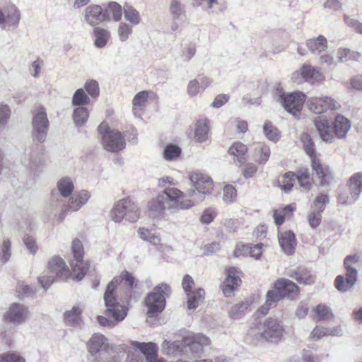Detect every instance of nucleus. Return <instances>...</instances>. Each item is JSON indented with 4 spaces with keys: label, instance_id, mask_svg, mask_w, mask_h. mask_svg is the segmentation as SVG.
<instances>
[{
    "label": "nucleus",
    "instance_id": "nucleus-54",
    "mask_svg": "<svg viewBox=\"0 0 362 362\" xmlns=\"http://www.w3.org/2000/svg\"><path fill=\"white\" fill-rule=\"evenodd\" d=\"M322 211L311 208L308 214V222L309 226L315 229L320 226L322 221Z\"/></svg>",
    "mask_w": 362,
    "mask_h": 362
},
{
    "label": "nucleus",
    "instance_id": "nucleus-43",
    "mask_svg": "<svg viewBox=\"0 0 362 362\" xmlns=\"http://www.w3.org/2000/svg\"><path fill=\"white\" fill-rule=\"evenodd\" d=\"M296 180L303 190L308 191L312 186V179L310 176V173L307 168H301L298 171L296 175Z\"/></svg>",
    "mask_w": 362,
    "mask_h": 362
},
{
    "label": "nucleus",
    "instance_id": "nucleus-42",
    "mask_svg": "<svg viewBox=\"0 0 362 362\" xmlns=\"http://www.w3.org/2000/svg\"><path fill=\"white\" fill-rule=\"evenodd\" d=\"M123 11L124 18L132 25H136L141 22V18L139 12L132 6L125 4L123 6Z\"/></svg>",
    "mask_w": 362,
    "mask_h": 362
},
{
    "label": "nucleus",
    "instance_id": "nucleus-49",
    "mask_svg": "<svg viewBox=\"0 0 362 362\" xmlns=\"http://www.w3.org/2000/svg\"><path fill=\"white\" fill-rule=\"evenodd\" d=\"M84 90L90 98L96 100L100 94L99 83L93 79L87 80L84 84Z\"/></svg>",
    "mask_w": 362,
    "mask_h": 362
},
{
    "label": "nucleus",
    "instance_id": "nucleus-32",
    "mask_svg": "<svg viewBox=\"0 0 362 362\" xmlns=\"http://www.w3.org/2000/svg\"><path fill=\"white\" fill-rule=\"evenodd\" d=\"M228 151L230 156H233L234 161L243 164L247 160V147L241 142L233 144Z\"/></svg>",
    "mask_w": 362,
    "mask_h": 362
},
{
    "label": "nucleus",
    "instance_id": "nucleus-53",
    "mask_svg": "<svg viewBox=\"0 0 362 362\" xmlns=\"http://www.w3.org/2000/svg\"><path fill=\"white\" fill-rule=\"evenodd\" d=\"M197 47L194 44L186 45L181 50L180 58L182 62L187 63L194 57Z\"/></svg>",
    "mask_w": 362,
    "mask_h": 362
},
{
    "label": "nucleus",
    "instance_id": "nucleus-5",
    "mask_svg": "<svg viewBox=\"0 0 362 362\" xmlns=\"http://www.w3.org/2000/svg\"><path fill=\"white\" fill-rule=\"evenodd\" d=\"M284 332L282 322L276 318L269 317L255 328H251L248 334L257 341L276 342L280 340Z\"/></svg>",
    "mask_w": 362,
    "mask_h": 362
},
{
    "label": "nucleus",
    "instance_id": "nucleus-38",
    "mask_svg": "<svg viewBox=\"0 0 362 362\" xmlns=\"http://www.w3.org/2000/svg\"><path fill=\"white\" fill-rule=\"evenodd\" d=\"M187 308L189 310H194L201 303L203 302L205 296V291L203 288H198L187 293Z\"/></svg>",
    "mask_w": 362,
    "mask_h": 362
},
{
    "label": "nucleus",
    "instance_id": "nucleus-10",
    "mask_svg": "<svg viewBox=\"0 0 362 362\" xmlns=\"http://www.w3.org/2000/svg\"><path fill=\"white\" fill-rule=\"evenodd\" d=\"M98 130L102 136V144L105 150L117 152L124 148L126 143L123 135L118 131L110 130L107 123L102 122Z\"/></svg>",
    "mask_w": 362,
    "mask_h": 362
},
{
    "label": "nucleus",
    "instance_id": "nucleus-24",
    "mask_svg": "<svg viewBox=\"0 0 362 362\" xmlns=\"http://www.w3.org/2000/svg\"><path fill=\"white\" fill-rule=\"evenodd\" d=\"M226 274L222 290L224 296L228 297L240 285L241 279L238 276V270L235 267L228 268Z\"/></svg>",
    "mask_w": 362,
    "mask_h": 362
},
{
    "label": "nucleus",
    "instance_id": "nucleus-27",
    "mask_svg": "<svg viewBox=\"0 0 362 362\" xmlns=\"http://www.w3.org/2000/svg\"><path fill=\"white\" fill-rule=\"evenodd\" d=\"M279 242L284 252L292 255L295 250L296 235L291 230L279 233Z\"/></svg>",
    "mask_w": 362,
    "mask_h": 362
},
{
    "label": "nucleus",
    "instance_id": "nucleus-47",
    "mask_svg": "<svg viewBox=\"0 0 362 362\" xmlns=\"http://www.w3.org/2000/svg\"><path fill=\"white\" fill-rule=\"evenodd\" d=\"M301 141L303 144V148L306 154L310 158V161L313 160L314 158H319L316 153L314 143L308 134L305 133L301 136Z\"/></svg>",
    "mask_w": 362,
    "mask_h": 362
},
{
    "label": "nucleus",
    "instance_id": "nucleus-11",
    "mask_svg": "<svg viewBox=\"0 0 362 362\" xmlns=\"http://www.w3.org/2000/svg\"><path fill=\"white\" fill-rule=\"evenodd\" d=\"M189 180L193 189H188L187 194L189 197H196L197 202H202L205 195L210 194L213 190V181L206 175L192 173Z\"/></svg>",
    "mask_w": 362,
    "mask_h": 362
},
{
    "label": "nucleus",
    "instance_id": "nucleus-6",
    "mask_svg": "<svg viewBox=\"0 0 362 362\" xmlns=\"http://www.w3.org/2000/svg\"><path fill=\"white\" fill-rule=\"evenodd\" d=\"M210 344V339L203 334L187 333L182 337V355L189 358H199Z\"/></svg>",
    "mask_w": 362,
    "mask_h": 362
},
{
    "label": "nucleus",
    "instance_id": "nucleus-17",
    "mask_svg": "<svg viewBox=\"0 0 362 362\" xmlns=\"http://www.w3.org/2000/svg\"><path fill=\"white\" fill-rule=\"evenodd\" d=\"M49 120L44 109L38 110L32 121V139L34 142L43 143L47 137Z\"/></svg>",
    "mask_w": 362,
    "mask_h": 362
},
{
    "label": "nucleus",
    "instance_id": "nucleus-26",
    "mask_svg": "<svg viewBox=\"0 0 362 362\" xmlns=\"http://www.w3.org/2000/svg\"><path fill=\"white\" fill-rule=\"evenodd\" d=\"M131 344L144 354L147 362H165L163 359H158L157 358L156 344L152 342L142 343L136 341H133Z\"/></svg>",
    "mask_w": 362,
    "mask_h": 362
},
{
    "label": "nucleus",
    "instance_id": "nucleus-56",
    "mask_svg": "<svg viewBox=\"0 0 362 362\" xmlns=\"http://www.w3.org/2000/svg\"><path fill=\"white\" fill-rule=\"evenodd\" d=\"M11 243L8 239L4 240L0 250V262L3 264L6 263L11 256Z\"/></svg>",
    "mask_w": 362,
    "mask_h": 362
},
{
    "label": "nucleus",
    "instance_id": "nucleus-59",
    "mask_svg": "<svg viewBox=\"0 0 362 362\" xmlns=\"http://www.w3.org/2000/svg\"><path fill=\"white\" fill-rule=\"evenodd\" d=\"M132 33V27L124 22H121L119 24L117 29V34L119 39L122 42H125L129 38V35Z\"/></svg>",
    "mask_w": 362,
    "mask_h": 362
},
{
    "label": "nucleus",
    "instance_id": "nucleus-1",
    "mask_svg": "<svg viewBox=\"0 0 362 362\" xmlns=\"http://www.w3.org/2000/svg\"><path fill=\"white\" fill-rule=\"evenodd\" d=\"M122 284L125 287L124 300L132 297V291L136 286L134 277L127 271H123L121 275L115 277L107 285L104 294V300L106 306V314L112 316L115 321L123 320L127 315V308L117 302L115 295L117 286Z\"/></svg>",
    "mask_w": 362,
    "mask_h": 362
},
{
    "label": "nucleus",
    "instance_id": "nucleus-8",
    "mask_svg": "<svg viewBox=\"0 0 362 362\" xmlns=\"http://www.w3.org/2000/svg\"><path fill=\"white\" fill-rule=\"evenodd\" d=\"M69 275V269L62 258L54 256L48 262L46 274L38 278L39 283L45 289H47L54 281L57 276L66 279Z\"/></svg>",
    "mask_w": 362,
    "mask_h": 362
},
{
    "label": "nucleus",
    "instance_id": "nucleus-51",
    "mask_svg": "<svg viewBox=\"0 0 362 362\" xmlns=\"http://www.w3.org/2000/svg\"><path fill=\"white\" fill-rule=\"evenodd\" d=\"M138 234L142 240L148 241L153 245H156L160 243V236L155 233H153L148 228H139L138 229Z\"/></svg>",
    "mask_w": 362,
    "mask_h": 362
},
{
    "label": "nucleus",
    "instance_id": "nucleus-14",
    "mask_svg": "<svg viewBox=\"0 0 362 362\" xmlns=\"http://www.w3.org/2000/svg\"><path fill=\"white\" fill-rule=\"evenodd\" d=\"M21 13L12 2L0 6V28L6 30L16 29L21 22Z\"/></svg>",
    "mask_w": 362,
    "mask_h": 362
},
{
    "label": "nucleus",
    "instance_id": "nucleus-13",
    "mask_svg": "<svg viewBox=\"0 0 362 362\" xmlns=\"http://www.w3.org/2000/svg\"><path fill=\"white\" fill-rule=\"evenodd\" d=\"M276 95L278 101L284 109L291 114L296 116L302 109L305 101V95L300 91L284 93L282 88H277Z\"/></svg>",
    "mask_w": 362,
    "mask_h": 362
},
{
    "label": "nucleus",
    "instance_id": "nucleus-2",
    "mask_svg": "<svg viewBox=\"0 0 362 362\" xmlns=\"http://www.w3.org/2000/svg\"><path fill=\"white\" fill-rule=\"evenodd\" d=\"M315 127L322 140L326 143L334 141L335 136L339 139L346 137L351 129L350 121L341 115H338L334 122V129L331 126L327 117L317 116L314 119Z\"/></svg>",
    "mask_w": 362,
    "mask_h": 362
},
{
    "label": "nucleus",
    "instance_id": "nucleus-48",
    "mask_svg": "<svg viewBox=\"0 0 362 362\" xmlns=\"http://www.w3.org/2000/svg\"><path fill=\"white\" fill-rule=\"evenodd\" d=\"M169 11L174 20L180 19L185 14V6L179 0H172L169 5Z\"/></svg>",
    "mask_w": 362,
    "mask_h": 362
},
{
    "label": "nucleus",
    "instance_id": "nucleus-55",
    "mask_svg": "<svg viewBox=\"0 0 362 362\" xmlns=\"http://www.w3.org/2000/svg\"><path fill=\"white\" fill-rule=\"evenodd\" d=\"M296 180V174L293 172H287L282 177L281 182V189L285 192H289L293 186Z\"/></svg>",
    "mask_w": 362,
    "mask_h": 362
},
{
    "label": "nucleus",
    "instance_id": "nucleus-58",
    "mask_svg": "<svg viewBox=\"0 0 362 362\" xmlns=\"http://www.w3.org/2000/svg\"><path fill=\"white\" fill-rule=\"evenodd\" d=\"M223 199L226 203L230 204L235 200L237 192L235 187L231 185H227L223 187Z\"/></svg>",
    "mask_w": 362,
    "mask_h": 362
},
{
    "label": "nucleus",
    "instance_id": "nucleus-3",
    "mask_svg": "<svg viewBox=\"0 0 362 362\" xmlns=\"http://www.w3.org/2000/svg\"><path fill=\"white\" fill-rule=\"evenodd\" d=\"M344 266L346 270L345 275L337 276L334 281L335 287L340 292H347L356 284L358 269L362 267V256L358 253L346 256Z\"/></svg>",
    "mask_w": 362,
    "mask_h": 362
},
{
    "label": "nucleus",
    "instance_id": "nucleus-39",
    "mask_svg": "<svg viewBox=\"0 0 362 362\" xmlns=\"http://www.w3.org/2000/svg\"><path fill=\"white\" fill-rule=\"evenodd\" d=\"M290 276L295 279L299 284H311L314 282V278L308 269L298 267L290 274Z\"/></svg>",
    "mask_w": 362,
    "mask_h": 362
},
{
    "label": "nucleus",
    "instance_id": "nucleus-23",
    "mask_svg": "<svg viewBox=\"0 0 362 362\" xmlns=\"http://www.w3.org/2000/svg\"><path fill=\"white\" fill-rule=\"evenodd\" d=\"M89 353L92 356H96L102 352H107L112 346L108 343L107 339L103 334H94L87 344Z\"/></svg>",
    "mask_w": 362,
    "mask_h": 362
},
{
    "label": "nucleus",
    "instance_id": "nucleus-64",
    "mask_svg": "<svg viewBox=\"0 0 362 362\" xmlns=\"http://www.w3.org/2000/svg\"><path fill=\"white\" fill-rule=\"evenodd\" d=\"M23 243L26 247V249L32 255H35L38 251V246L36 243L35 239L28 235H26L23 238Z\"/></svg>",
    "mask_w": 362,
    "mask_h": 362
},
{
    "label": "nucleus",
    "instance_id": "nucleus-15",
    "mask_svg": "<svg viewBox=\"0 0 362 362\" xmlns=\"http://www.w3.org/2000/svg\"><path fill=\"white\" fill-rule=\"evenodd\" d=\"M162 194L165 195L167 199L170 202L167 209L173 212L189 209L195 204V202L192 199H185V196L187 195V193L185 194L175 187H165Z\"/></svg>",
    "mask_w": 362,
    "mask_h": 362
},
{
    "label": "nucleus",
    "instance_id": "nucleus-21",
    "mask_svg": "<svg viewBox=\"0 0 362 362\" xmlns=\"http://www.w3.org/2000/svg\"><path fill=\"white\" fill-rule=\"evenodd\" d=\"M299 76H301L303 80L309 83H315L324 79V76L320 72V69L307 64H303L299 71L293 73L292 79L300 83L302 81L298 80Z\"/></svg>",
    "mask_w": 362,
    "mask_h": 362
},
{
    "label": "nucleus",
    "instance_id": "nucleus-50",
    "mask_svg": "<svg viewBox=\"0 0 362 362\" xmlns=\"http://www.w3.org/2000/svg\"><path fill=\"white\" fill-rule=\"evenodd\" d=\"M263 131L266 137L274 142H276L280 138V132L269 121L264 122Z\"/></svg>",
    "mask_w": 362,
    "mask_h": 362
},
{
    "label": "nucleus",
    "instance_id": "nucleus-52",
    "mask_svg": "<svg viewBox=\"0 0 362 362\" xmlns=\"http://www.w3.org/2000/svg\"><path fill=\"white\" fill-rule=\"evenodd\" d=\"M181 148L175 144H168L163 151V157L168 161L178 158L181 154Z\"/></svg>",
    "mask_w": 362,
    "mask_h": 362
},
{
    "label": "nucleus",
    "instance_id": "nucleus-16",
    "mask_svg": "<svg viewBox=\"0 0 362 362\" xmlns=\"http://www.w3.org/2000/svg\"><path fill=\"white\" fill-rule=\"evenodd\" d=\"M74 182L69 177L61 178L57 185V188L51 192L50 206L58 209L59 205H64V200L72 194Z\"/></svg>",
    "mask_w": 362,
    "mask_h": 362
},
{
    "label": "nucleus",
    "instance_id": "nucleus-25",
    "mask_svg": "<svg viewBox=\"0 0 362 362\" xmlns=\"http://www.w3.org/2000/svg\"><path fill=\"white\" fill-rule=\"evenodd\" d=\"M83 21L90 26H96L105 21L102 7L95 4L88 6L84 11Z\"/></svg>",
    "mask_w": 362,
    "mask_h": 362
},
{
    "label": "nucleus",
    "instance_id": "nucleus-63",
    "mask_svg": "<svg viewBox=\"0 0 362 362\" xmlns=\"http://www.w3.org/2000/svg\"><path fill=\"white\" fill-rule=\"evenodd\" d=\"M216 214L217 213L214 208H208L203 211L200 217V221L204 224H209L214 221Z\"/></svg>",
    "mask_w": 362,
    "mask_h": 362
},
{
    "label": "nucleus",
    "instance_id": "nucleus-4",
    "mask_svg": "<svg viewBox=\"0 0 362 362\" xmlns=\"http://www.w3.org/2000/svg\"><path fill=\"white\" fill-rule=\"evenodd\" d=\"M298 294V287L293 281L281 278L276 280L273 284V288L268 291L266 296L265 307L259 308L262 314H266L270 307L276 305V303L284 297L293 299Z\"/></svg>",
    "mask_w": 362,
    "mask_h": 362
},
{
    "label": "nucleus",
    "instance_id": "nucleus-44",
    "mask_svg": "<svg viewBox=\"0 0 362 362\" xmlns=\"http://www.w3.org/2000/svg\"><path fill=\"white\" fill-rule=\"evenodd\" d=\"M89 117V111L85 107H76L72 114L74 124L76 127H82L84 125Z\"/></svg>",
    "mask_w": 362,
    "mask_h": 362
},
{
    "label": "nucleus",
    "instance_id": "nucleus-19",
    "mask_svg": "<svg viewBox=\"0 0 362 362\" xmlns=\"http://www.w3.org/2000/svg\"><path fill=\"white\" fill-rule=\"evenodd\" d=\"M307 105L315 114H321L327 110H337L341 108L338 102L327 96L311 97L307 100Z\"/></svg>",
    "mask_w": 362,
    "mask_h": 362
},
{
    "label": "nucleus",
    "instance_id": "nucleus-34",
    "mask_svg": "<svg viewBox=\"0 0 362 362\" xmlns=\"http://www.w3.org/2000/svg\"><path fill=\"white\" fill-rule=\"evenodd\" d=\"M148 96L149 92L143 90L136 93L134 97L132 100L133 113L136 117H141Z\"/></svg>",
    "mask_w": 362,
    "mask_h": 362
},
{
    "label": "nucleus",
    "instance_id": "nucleus-61",
    "mask_svg": "<svg viewBox=\"0 0 362 362\" xmlns=\"http://www.w3.org/2000/svg\"><path fill=\"white\" fill-rule=\"evenodd\" d=\"M222 224L230 233L237 232L241 226V221L238 219L226 218L223 220Z\"/></svg>",
    "mask_w": 362,
    "mask_h": 362
},
{
    "label": "nucleus",
    "instance_id": "nucleus-46",
    "mask_svg": "<svg viewBox=\"0 0 362 362\" xmlns=\"http://www.w3.org/2000/svg\"><path fill=\"white\" fill-rule=\"evenodd\" d=\"M250 304L248 300H246L231 306L228 311L229 317L233 319L241 317L247 312Z\"/></svg>",
    "mask_w": 362,
    "mask_h": 362
},
{
    "label": "nucleus",
    "instance_id": "nucleus-7",
    "mask_svg": "<svg viewBox=\"0 0 362 362\" xmlns=\"http://www.w3.org/2000/svg\"><path fill=\"white\" fill-rule=\"evenodd\" d=\"M170 294V287L166 284H160L153 288L145 298L148 317H156L163 310L166 298L169 297Z\"/></svg>",
    "mask_w": 362,
    "mask_h": 362
},
{
    "label": "nucleus",
    "instance_id": "nucleus-12",
    "mask_svg": "<svg viewBox=\"0 0 362 362\" xmlns=\"http://www.w3.org/2000/svg\"><path fill=\"white\" fill-rule=\"evenodd\" d=\"M71 252L73 254V259L70 262L72 269V274L77 281H81L88 270L89 265L83 259V246L81 241L75 238L71 243Z\"/></svg>",
    "mask_w": 362,
    "mask_h": 362
},
{
    "label": "nucleus",
    "instance_id": "nucleus-9",
    "mask_svg": "<svg viewBox=\"0 0 362 362\" xmlns=\"http://www.w3.org/2000/svg\"><path fill=\"white\" fill-rule=\"evenodd\" d=\"M139 215L138 204L129 198L119 200L110 212L112 220L116 223L121 222L124 217L130 222L135 223Z\"/></svg>",
    "mask_w": 362,
    "mask_h": 362
},
{
    "label": "nucleus",
    "instance_id": "nucleus-35",
    "mask_svg": "<svg viewBox=\"0 0 362 362\" xmlns=\"http://www.w3.org/2000/svg\"><path fill=\"white\" fill-rule=\"evenodd\" d=\"M83 306L74 305L70 310L64 313V320L67 325L71 326H79L82 323L81 313Z\"/></svg>",
    "mask_w": 362,
    "mask_h": 362
},
{
    "label": "nucleus",
    "instance_id": "nucleus-33",
    "mask_svg": "<svg viewBox=\"0 0 362 362\" xmlns=\"http://www.w3.org/2000/svg\"><path fill=\"white\" fill-rule=\"evenodd\" d=\"M308 49L314 54H320L327 48V40L325 37L319 35L307 40Z\"/></svg>",
    "mask_w": 362,
    "mask_h": 362
},
{
    "label": "nucleus",
    "instance_id": "nucleus-60",
    "mask_svg": "<svg viewBox=\"0 0 362 362\" xmlns=\"http://www.w3.org/2000/svg\"><path fill=\"white\" fill-rule=\"evenodd\" d=\"M203 92L197 78L190 80L187 86V93L190 97H194Z\"/></svg>",
    "mask_w": 362,
    "mask_h": 362
},
{
    "label": "nucleus",
    "instance_id": "nucleus-30",
    "mask_svg": "<svg viewBox=\"0 0 362 362\" xmlns=\"http://www.w3.org/2000/svg\"><path fill=\"white\" fill-rule=\"evenodd\" d=\"M263 246L264 245L262 243L256 244L251 247H249L247 245H237L233 255L235 257H239L241 255H245L247 253H250L251 257L256 259H259L262 255Z\"/></svg>",
    "mask_w": 362,
    "mask_h": 362
},
{
    "label": "nucleus",
    "instance_id": "nucleus-41",
    "mask_svg": "<svg viewBox=\"0 0 362 362\" xmlns=\"http://www.w3.org/2000/svg\"><path fill=\"white\" fill-rule=\"evenodd\" d=\"M350 192L354 199H358L362 192V173L353 175L349 179Z\"/></svg>",
    "mask_w": 362,
    "mask_h": 362
},
{
    "label": "nucleus",
    "instance_id": "nucleus-18",
    "mask_svg": "<svg viewBox=\"0 0 362 362\" xmlns=\"http://www.w3.org/2000/svg\"><path fill=\"white\" fill-rule=\"evenodd\" d=\"M91 197L90 192L82 189L73 194L69 199L64 200V205H59L58 208L62 209V213L59 216V221H62L64 218L65 212H75L78 211L83 205H85Z\"/></svg>",
    "mask_w": 362,
    "mask_h": 362
},
{
    "label": "nucleus",
    "instance_id": "nucleus-62",
    "mask_svg": "<svg viewBox=\"0 0 362 362\" xmlns=\"http://www.w3.org/2000/svg\"><path fill=\"white\" fill-rule=\"evenodd\" d=\"M11 115L9 107L4 103H0V129L7 124Z\"/></svg>",
    "mask_w": 362,
    "mask_h": 362
},
{
    "label": "nucleus",
    "instance_id": "nucleus-29",
    "mask_svg": "<svg viewBox=\"0 0 362 362\" xmlns=\"http://www.w3.org/2000/svg\"><path fill=\"white\" fill-rule=\"evenodd\" d=\"M209 132V121L207 119L197 120L194 125V140L198 143H203L208 140Z\"/></svg>",
    "mask_w": 362,
    "mask_h": 362
},
{
    "label": "nucleus",
    "instance_id": "nucleus-22",
    "mask_svg": "<svg viewBox=\"0 0 362 362\" xmlns=\"http://www.w3.org/2000/svg\"><path fill=\"white\" fill-rule=\"evenodd\" d=\"M29 312L28 308L20 303H13L4 313V320L14 325H20L26 321Z\"/></svg>",
    "mask_w": 362,
    "mask_h": 362
},
{
    "label": "nucleus",
    "instance_id": "nucleus-40",
    "mask_svg": "<svg viewBox=\"0 0 362 362\" xmlns=\"http://www.w3.org/2000/svg\"><path fill=\"white\" fill-rule=\"evenodd\" d=\"M162 350L167 355H182V340L181 341L165 340L162 344Z\"/></svg>",
    "mask_w": 362,
    "mask_h": 362
},
{
    "label": "nucleus",
    "instance_id": "nucleus-31",
    "mask_svg": "<svg viewBox=\"0 0 362 362\" xmlns=\"http://www.w3.org/2000/svg\"><path fill=\"white\" fill-rule=\"evenodd\" d=\"M105 21L113 20L118 22L122 18V8L120 4L115 1L108 3L107 6L103 10Z\"/></svg>",
    "mask_w": 362,
    "mask_h": 362
},
{
    "label": "nucleus",
    "instance_id": "nucleus-28",
    "mask_svg": "<svg viewBox=\"0 0 362 362\" xmlns=\"http://www.w3.org/2000/svg\"><path fill=\"white\" fill-rule=\"evenodd\" d=\"M148 214L151 218L161 217L166 209L163 194H158L148 204Z\"/></svg>",
    "mask_w": 362,
    "mask_h": 362
},
{
    "label": "nucleus",
    "instance_id": "nucleus-45",
    "mask_svg": "<svg viewBox=\"0 0 362 362\" xmlns=\"http://www.w3.org/2000/svg\"><path fill=\"white\" fill-rule=\"evenodd\" d=\"M90 103V98L83 88H78L74 92L71 100L72 105L83 107V105H88Z\"/></svg>",
    "mask_w": 362,
    "mask_h": 362
},
{
    "label": "nucleus",
    "instance_id": "nucleus-37",
    "mask_svg": "<svg viewBox=\"0 0 362 362\" xmlns=\"http://www.w3.org/2000/svg\"><path fill=\"white\" fill-rule=\"evenodd\" d=\"M93 35L95 37L94 45L98 48L105 47L110 39V31L100 27L94 28Z\"/></svg>",
    "mask_w": 362,
    "mask_h": 362
},
{
    "label": "nucleus",
    "instance_id": "nucleus-36",
    "mask_svg": "<svg viewBox=\"0 0 362 362\" xmlns=\"http://www.w3.org/2000/svg\"><path fill=\"white\" fill-rule=\"evenodd\" d=\"M311 315L317 321L327 320L333 317L332 308L326 304H318L311 310Z\"/></svg>",
    "mask_w": 362,
    "mask_h": 362
},
{
    "label": "nucleus",
    "instance_id": "nucleus-57",
    "mask_svg": "<svg viewBox=\"0 0 362 362\" xmlns=\"http://www.w3.org/2000/svg\"><path fill=\"white\" fill-rule=\"evenodd\" d=\"M258 153V158H257L259 163H265L270 156V148L265 144H259L256 148Z\"/></svg>",
    "mask_w": 362,
    "mask_h": 362
},
{
    "label": "nucleus",
    "instance_id": "nucleus-20",
    "mask_svg": "<svg viewBox=\"0 0 362 362\" xmlns=\"http://www.w3.org/2000/svg\"><path fill=\"white\" fill-rule=\"evenodd\" d=\"M310 162L313 174L317 179L319 184L321 186L329 185L334 177V173L331 168L326 164H323L319 158H314Z\"/></svg>",
    "mask_w": 362,
    "mask_h": 362
}]
</instances>
